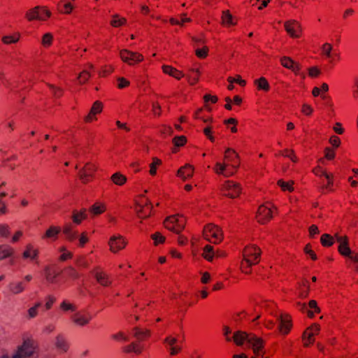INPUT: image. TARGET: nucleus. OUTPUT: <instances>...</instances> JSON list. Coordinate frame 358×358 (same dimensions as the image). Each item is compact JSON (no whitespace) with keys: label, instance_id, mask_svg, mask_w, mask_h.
Masks as SVG:
<instances>
[{"label":"nucleus","instance_id":"f257e3e1","mask_svg":"<svg viewBox=\"0 0 358 358\" xmlns=\"http://www.w3.org/2000/svg\"><path fill=\"white\" fill-rule=\"evenodd\" d=\"M261 249L256 245H248L242 251L240 270L242 273L250 275L252 266L258 264L261 259Z\"/></svg>","mask_w":358,"mask_h":358},{"label":"nucleus","instance_id":"f03ea898","mask_svg":"<svg viewBox=\"0 0 358 358\" xmlns=\"http://www.w3.org/2000/svg\"><path fill=\"white\" fill-rule=\"evenodd\" d=\"M38 345L31 336H24L23 343L18 346L11 358H37Z\"/></svg>","mask_w":358,"mask_h":358},{"label":"nucleus","instance_id":"7ed1b4c3","mask_svg":"<svg viewBox=\"0 0 358 358\" xmlns=\"http://www.w3.org/2000/svg\"><path fill=\"white\" fill-rule=\"evenodd\" d=\"M51 16L52 12L46 6H38L28 10L25 13V18L28 22H46Z\"/></svg>","mask_w":358,"mask_h":358},{"label":"nucleus","instance_id":"20e7f679","mask_svg":"<svg viewBox=\"0 0 358 358\" xmlns=\"http://www.w3.org/2000/svg\"><path fill=\"white\" fill-rule=\"evenodd\" d=\"M98 169V165L94 162H89L85 163L78 173V177L80 182L83 185L92 182L95 178Z\"/></svg>","mask_w":358,"mask_h":358},{"label":"nucleus","instance_id":"39448f33","mask_svg":"<svg viewBox=\"0 0 358 358\" xmlns=\"http://www.w3.org/2000/svg\"><path fill=\"white\" fill-rule=\"evenodd\" d=\"M220 194L230 199H236L242 192V187L239 182L233 180L224 181L220 187Z\"/></svg>","mask_w":358,"mask_h":358},{"label":"nucleus","instance_id":"423d86ee","mask_svg":"<svg viewBox=\"0 0 358 358\" xmlns=\"http://www.w3.org/2000/svg\"><path fill=\"white\" fill-rule=\"evenodd\" d=\"M221 162L234 174L238 171L241 164L238 154L231 148L226 149L224 153L223 160Z\"/></svg>","mask_w":358,"mask_h":358},{"label":"nucleus","instance_id":"0eeeda50","mask_svg":"<svg viewBox=\"0 0 358 358\" xmlns=\"http://www.w3.org/2000/svg\"><path fill=\"white\" fill-rule=\"evenodd\" d=\"M277 210L276 208L270 203H266L259 206L256 219L258 223L266 224L273 217V213Z\"/></svg>","mask_w":358,"mask_h":358},{"label":"nucleus","instance_id":"6e6552de","mask_svg":"<svg viewBox=\"0 0 358 358\" xmlns=\"http://www.w3.org/2000/svg\"><path fill=\"white\" fill-rule=\"evenodd\" d=\"M164 224L169 231L179 234L185 229L186 219L182 215H174L166 218Z\"/></svg>","mask_w":358,"mask_h":358},{"label":"nucleus","instance_id":"1a4fd4ad","mask_svg":"<svg viewBox=\"0 0 358 358\" xmlns=\"http://www.w3.org/2000/svg\"><path fill=\"white\" fill-rule=\"evenodd\" d=\"M203 234L206 240L214 244L220 243L223 240L222 229L213 224H207L203 229Z\"/></svg>","mask_w":358,"mask_h":358},{"label":"nucleus","instance_id":"9d476101","mask_svg":"<svg viewBox=\"0 0 358 358\" xmlns=\"http://www.w3.org/2000/svg\"><path fill=\"white\" fill-rule=\"evenodd\" d=\"M90 274L95 279L97 284L99 285L108 287L112 285L113 280L110 275L100 266L94 267L90 271Z\"/></svg>","mask_w":358,"mask_h":358},{"label":"nucleus","instance_id":"9b49d317","mask_svg":"<svg viewBox=\"0 0 358 358\" xmlns=\"http://www.w3.org/2000/svg\"><path fill=\"white\" fill-rule=\"evenodd\" d=\"M152 208L149 199L144 196H140L136 201L135 210L139 218L144 219L150 216Z\"/></svg>","mask_w":358,"mask_h":358},{"label":"nucleus","instance_id":"f8f14e48","mask_svg":"<svg viewBox=\"0 0 358 358\" xmlns=\"http://www.w3.org/2000/svg\"><path fill=\"white\" fill-rule=\"evenodd\" d=\"M121 60L129 66H134L144 61V56L138 52H133L127 49L120 51Z\"/></svg>","mask_w":358,"mask_h":358},{"label":"nucleus","instance_id":"ddd939ff","mask_svg":"<svg viewBox=\"0 0 358 358\" xmlns=\"http://www.w3.org/2000/svg\"><path fill=\"white\" fill-rule=\"evenodd\" d=\"M127 243L126 238L120 234L110 236L108 242L109 250L113 254H117L124 250Z\"/></svg>","mask_w":358,"mask_h":358},{"label":"nucleus","instance_id":"4468645a","mask_svg":"<svg viewBox=\"0 0 358 358\" xmlns=\"http://www.w3.org/2000/svg\"><path fill=\"white\" fill-rule=\"evenodd\" d=\"M248 344L256 356H261L263 357L265 354V341L263 340V338L254 334H251V335L249 336Z\"/></svg>","mask_w":358,"mask_h":358},{"label":"nucleus","instance_id":"2eb2a0df","mask_svg":"<svg viewBox=\"0 0 358 358\" xmlns=\"http://www.w3.org/2000/svg\"><path fill=\"white\" fill-rule=\"evenodd\" d=\"M284 28L292 38H299L302 36L303 29L301 24L295 20H290L285 22Z\"/></svg>","mask_w":358,"mask_h":358},{"label":"nucleus","instance_id":"dca6fc26","mask_svg":"<svg viewBox=\"0 0 358 358\" xmlns=\"http://www.w3.org/2000/svg\"><path fill=\"white\" fill-rule=\"evenodd\" d=\"M163 343L171 356L178 355L182 350V343L172 336L166 337Z\"/></svg>","mask_w":358,"mask_h":358},{"label":"nucleus","instance_id":"f3484780","mask_svg":"<svg viewBox=\"0 0 358 358\" xmlns=\"http://www.w3.org/2000/svg\"><path fill=\"white\" fill-rule=\"evenodd\" d=\"M320 327L317 324H313L308 327L303 334V343L304 347H309L315 342V336L319 334Z\"/></svg>","mask_w":358,"mask_h":358},{"label":"nucleus","instance_id":"a211bd4d","mask_svg":"<svg viewBox=\"0 0 358 358\" xmlns=\"http://www.w3.org/2000/svg\"><path fill=\"white\" fill-rule=\"evenodd\" d=\"M337 243H338V251L342 256H347L351 253V249L349 247V239L345 235L341 236L336 234L335 235Z\"/></svg>","mask_w":358,"mask_h":358},{"label":"nucleus","instance_id":"6ab92c4d","mask_svg":"<svg viewBox=\"0 0 358 358\" xmlns=\"http://www.w3.org/2000/svg\"><path fill=\"white\" fill-rule=\"evenodd\" d=\"M280 62L283 67L291 70L295 75L299 74L301 69V65L294 61L291 57L285 56L282 57L280 59Z\"/></svg>","mask_w":358,"mask_h":358},{"label":"nucleus","instance_id":"aec40b11","mask_svg":"<svg viewBox=\"0 0 358 358\" xmlns=\"http://www.w3.org/2000/svg\"><path fill=\"white\" fill-rule=\"evenodd\" d=\"M292 327V317L287 314H282L280 317L279 331L287 335Z\"/></svg>","mask_w":358,"mask_h":358},{"label":"nucleus","instance_id":"412c9836","mask_svg":"<svg viewBox=\"0 0 358 358\" xmlns=\"http://www.w3.org/2000/svg\"><path fill=\"white\" fill-rule=\"evenodd\" d=\"M61 271L54 266H48L44 268L45 278L49 283H55Z\"/></svg>","mask_w":358,"mask_h":358},{"label":"nucleus","instance_id":"4be33fe9","mask_svg":"<svg viewBox=\"0 0 358 358\" xmlns=\"http://www.w3.org/2000/svg\"><path fill=\"white\" fill-rule=\"evenodd\" d=\"M71 320L77 325L83 327L88 324L92 320V315L90 313L78 312L71 316Z\"/></svg>","mask_w":358,"mask_h":358},{"label":"nucleus","instance_id":"5701e85b","mask_svg":"<svg viewBox=\"0 0 358 358\" xmlns=\"http://www.w3.org/2000/svg\"><path fill=\"white\" fill-rule=\"evenodd\" d=\"M62 233L67 241L73 242L77 238L78 231L71 223H66L63 226Z\"/></svg>","mask_w":358,"mask_h":358},{"label":"nucleus","instance_id":"b1692460","mask_svg":"<svg viewBox=\"0 0 358 358\" xmlns=\"http://www.w3.org/2000/svg\"><path fill=\"white\" fill-rule=\"evenodd\" d=\"M252 333H247L243 331H236L233 334L232 341L237 346H242L245 343L248 344L249 340V336L251 335Z\"/></svg>","mask_w":358,"mask_h":358},{"label":"nucleus","instance_id":"393cba45","mask_svg":"<svg viewBox=\"0 0 358 358\" xmlns=\"http://www.w3.org/2000/svg\"><path fill=\"white\" fill-rule=\"evenodd\" d=\"M162 69L164 73L169 75L177 80H180L185 76L182 71L170 65H163Z\"/></svg>","mask_w":358,"mask_h":358},{"label":"nucleus","instance_id":"a878e982","mask_svg":"<svg viewBox=\"0 0 358 358\" xmlns=\"http://www.w3.org/2000/svg\"><path fill=\"white\" fill-rule=\"evenodd\" d=\"M144 351L143 345L136 342H132L130 344L122 348V352L126 354L134 353L136 355H140Z\"/></svg>","mask_w":358,"mask_h":358},{"label":"nucleus","instance_id":"bb28decb","mask_svg":"<svg viewBox=\"0 0 358 358\" xmlns=\"http://www.w3.org/2000/svg\"><path fill=\"white\" fill-rule=\"evenodd\" d=\"M61 232V227L58 226H50L42 236V239H52L56 241L58 238V235Z\"/></svg>","mask_w":358,"mask_h":358},{"label":"nucleus","instance_id":"cd10ccee","mask_svg":"<svg viewBox=\"0 0 358 358\" xmlns=\"http://www.w3.org/2000/svg\"><path fill=\"white\" fill-rule=\"evenodd\" d=\"M87 210L82 208L80 210H73L72 211L71 220L73 224L79 225L82 222L87 219Z\"/></svg>","mask_w":358,"mask_h":358},{"label":"nucleus","instance_id":"c85d7f7f","mask_svg":"<svg viewBox=\"0 0 358 358\" xmlns=\"http://www.w3.org/2000/svg\"><path fill=\"white\" fill-rule=\"evenodd\" d=\"M194 167L190 164H185L184 166H182L177 173L178 177H180L182 180H186L188 178L192 177L194 173Z\"/></svg>","mask_w":358,"mask_h":358},{"label":"nucleus","instance_id":"c756f323","mask_svg":"<svg viewBox=\"0 0 358 358\" xmlns=\"http://www.w3.org/2000/svg\"><path fill=\"white\" fill-rule=\"evenodd\" d=\"M134 337L138 341H143L148 339L151 336V331L147 329H141L139 327H134L133 329Z\"/></svg>","mask_w":358,"mask_h":358},{"label":"nucleus","instance_id":"7c9ffc66","mask_svg":"<svg viewBox=\"0 0 358 358\" xmlns=\"http://www.w3.org/2000/svg\"><path fill=\"white\" fill-rule=\"evenodd\" d=\"M213 171L215 174L218 176H223L226 178H229L234 175L231 171L227 169L226 166H224L221 162L215 163L213 167Z\"/></svg>","mask_w":358,"mask_h":358},{"label":"nucleus","instance_id":"2f4dec72","mask_svg":"<svg viewBox=\"0 0 358 358\" xmlns=\"http://www.w3.org/2000/svg\"><path fill=\"white\" fill-rule=\"evenodd\" d=\"M21 38V34L19 31L13 32L12 34L6 35L2 36L1 42L4 45L15 44L20 41Z\"/></svg>","mask_w":358,"mask_h":358},{"label":"nucleus","instance_id":"473e14b6","mask_svg":"<svg viewBox=\"0 0 358 358\" xmlns=\"http://www.w3.org/2000/svg\"><path fill=\"white\" fill-rule=\"evenodd\" d=\"M106 210V203L100 201L95 202L90 208L89 212L93 216L99 215Z\"/></svg>","mask_w":358,"mask_h":358},{"label":"nucleus","instance_id":"72a5a7b5","mask_svg":"<svg viewBox=\"0 0 358 358\" xmlns=\"http://www.w3.org/2000/svg\"><path fill=\"white\" fill-rule=\"evenodd\" d=\"M55 346L62 352H66L69 348L66 338L62 335H58L55 339Z\"/></svg>","mask_w":358,"mask_h":358},{"label":"nucleus","instance_id":"f704fd0d","mask_svg":"<svg viewBox=\"0 0 358 358\" xmlns=\"http://www.w3.org/2000/svg\"><path fill=\"white\" fill-rule=\"evenodd\" d=\"M254 85L258 91H264L268 92L270 90V85L265 77H260L254 80Z\"/></svg>","mask_w":358,"mask_h":358},{"label":"nucleus","instance_id":"c9c22d12","mask_svg":"<svg viewBox=\"0 0 358 358\" xmlns=\"http://www.w3.org/2000/svg\"><path fill=\"white\" fill-rule=\"evenodd\" d=\"M222 24L227 27H230L236 24V21L234 20V17L229 10L222 12Z\"/></svg>","mask_w":358,"mask_h":358},{"label":"nucleus","instance_id":"e433bc0d","mask_svg":"<svg viewBox=\"0 0 358 358\" xmlns=\"http://www.w3.org/2000/svg\"><path fill=\"white\" fill-rule=\"evenodd\" d=\"M53 41V34L50 32H47L43 34L41 36V45L45 49H48L52 45Z\"/></svg>","mask_w":358,"mask_h":358},{"label":"nucleus","instance_id":"4c0bfd02","mask_svg":"<svg viewBox=\"0 0 358 358\" xmlns=\"http://www.w3.org/2000/svg\"><path fill=\"white\" fill-rule=\"evenodd\" d=\"M38 255V250L34 248L31 244H28L26 246L25 250L24 251L22 256L24 259L30 258L34 259L37 258Z\"/></svg>","mask_w":358,"mask_h":358},{"label":"nucleus","instance_id":"58836bf2","mask_svg":"<svg viewBox=\"0 0 358 358\" xmlns=\"http://www.w3.org/2000/svg\"><path fill=\"white\" fill-rule=\"evenodd\" d=\"M277 185L283 192H292L294 190V182L293 180L285 181L282 179H280L277 181Z\"/></svg>","mask_w":358,"mask_h":358},{"label":"nucleus","instance_id":"ea45409f","mask_svg":"<svg viewBox=\"0 0 358 358\" xmlns=\"http://www.w3.org/2000/svg\"><path fill=\"white\" fill-rule=\"evenodd\" d=\"M110 180L116 185L122 186L127 182V178L120 172H116L110 176Z\"/></svg>","mask_w":358,"mask_h":358},{"label":"nucleus","instance_id":"a19ab883","mask_svg":"<svg viewBox=\"0 0 358 358\" xmlns=\"http://www.w3.org/2000/svg\"><path fill=\"white\" fill-rule=\"evenodd\" d=\"M201 76L200 71L196 69H191L189 71V73L187 75V81L190 85H196L199 80Z\"/></svg>","mask_w":358,"mask_h":358},{"label":"nucleus","instance_id":"79ce46f5","mask_svg":"<svg viewBox=\"0 0 358 358\" xmlns=\"http://www.w3.org/2000/svg\"><path fill=\"white\" fill-rule=\"evenodd\" d=\"M127 19L123 17H120L119 15H113L112 16V20H110V24L113 27H120L124 26L127 24Z\"/></svg>","mask_w":358,"mask_h":358},{"label":"nucleus","instance_id":"37998d69","mask_svg":"<svg viewBox=\"0 0 358 358\" xmlns=\"http://www.w3.org/2000/svg\"><path fill=\"white\" fill-rule=\"evenodd\" d=\"M162 164V162L157 157H153L152 162L149 165V173L151 176H155L157 174V169Z\"/></svg>","mask_w":358,"mask_h":358},{"label":"nucleus","instance_id":"c03bdc74","mask_svg":"<svg viewBox=\"0 0 358 358\" xmlns=\"http://www.w3.org/2000/svg\"><path fill=\"white\" fill-rule=\"evenodd\" d=\"M13 252L14 250L10 245H0V260L10 257Z\"/></svg>","mask_w":358,"mask_h":358},{"label":"nucleus","instance_id":"a18cd8bd","mask_svg":"<svg viewBox=\"0 0 358 358\" xmlns=\"http://www.w3.org/2000/svg\"><path fill=\"white\" fill-rule=\"evenodd\" d=\"M333 46L329 43H324L321 47V55L326 59L331 58Z\"/></svg>","mask_w":358,"mask_h":358},{"label":"nucleus","instance_id":"49530a36","mask_svg":"<svg viewBox=\"0 0 358 358\" xmlns=\"http://www.w3.org/2000/svg\"><path fill=\"white\" fill-rule=\"evenodd\" d=\"M320 242L324 247H331L334 243V238L330 234H324L320 238Z\"/></svg>","mask_w":358,"mask_h":358},{"label":"nucleus","instance_id":"de8ad7c7","mask_svg":"<svg viewBox=\"0 0 358 358\" xmlns=\"http://www.w3.org/2000/svg\"><path fill=\"white\" fill-rule=\"evenodd\" d=\"M64 271L66 273V275L73 280H77L80 277V275L78 273V271L73 266H67L64 268Z\"/></svg>","mask_w":358,"mask_h":358},{"label":"nucleus","instance_id":"09e8293b","mask_svg":"<svg viewBox=\"0 0 358 358\" xmlns=\"http://www.w3.org/2000/svg\"><path fill=\"white\" fill-rule=\"evenodd\" d=\"M279 155L289 158L293 162L296 163L298 159L292 149H285L279 152Z\"/></svg>","mask_w":358,"mask_h":358},{"label":"nucleus","instance_id":"8fccbe9b","mask_svg":"<svg viewBox=\"0 0 358 358\" xmlns=\"http://www.w3.org/2000/svg\"><path fill=\"white\" fill-rule=\"evenodd\" d=\"M115 71V67L113 65H105L102 66L99 71V77H106L111 73H113Z\"/></svg>","mask_w":358,"mask_h":358},{"label":"nucleus","instance_id":"3c124183","mask_svg":"<svg viewBox=\"0 0 358 358\" xmlns=\"http://www.w3.org/2000/svg\"><path fill=\"white\" fill-rule=\"evenodd\" d=\"M76 264L80 268L87 269L90 267V263L85 256L78 257Z\"/></svg>","mask_w":358,"mask_h":358},{"label":"nucleus","instance_id":"603ef678","mask_svg":"<svg viewBox=\"0 0 358 358\" xmlns=\"http://www.w3.org/2000/svg\"><path fill=\"white\" fill-rule=\"evenodd\" d=\"M202 256L208 261H212L213 258V248L211 245H207L203 248Z\"/></svg>","mask_w":358,"mask_h":358},{"label":"nucleus","instance_id":"864d4df0","mask_svg":"<svg viewBox=\"0 0 358 358\" xmlns=\"http://www.w3.org/2000/svg\"><path fill=\"white\" fill-rule=\"evenodd\" d=\"M48 87L55 98L59 99L63 96L64 90L62 87L53 85H48Z\"/></svg>","mask_w":358,"mask_h":358},{"label":"nucleus","instance_id":"5fc2aeb1","mask_svg":"<svg viewBox=\"0 0 358 358\" xmlns=\"http://www.w3.org/2000/svg\"><path fill=\"white\" fill-rule=\"evenodd\" d=\"M103 103L100 101H96L92 104L90 111L96 115H99V114L101 113V112L103 111Z\"/></svg>","mask_w":358,"mask_h":358},{"label":"nucleus","instance_id":"6e6d98bb","mask_svg":"<svg viewBox=\"0 0 358 358\" xmlns=\"http://www.w3.org/2000/svg\"><path fill=\"white\" fill-rule=\"evenodd\" d=\"M10 235V228L7 224H0V237L8 238Z\"/></svg>","mask_w":358,"mask_h":358},{"label":"nucleus","instance_id":"4d7b16f0","mask_svg":"<svg viewBox=\"0 0 358 358\" xmlns=\"http://www.w3.org/2000/svg\"><path fill=\"white\" fill-rule=\"evenodd\" d=\"M59 251L62 252V254L60 255L59 258V261L64 262L73 258V253L67 250L65 247H62L59 249Z\"/></svg>","mask_w":358,"mask_h":358},{"label":"nucleus","instance_id":"13d9d810","mask_svg":"<svg viewBox=\"0 0 358 358\" xmlns=\"http://www.w3.org/2000/svg\"><path fill=\"white\" fill-rule=\"evenodd\" d=\"M209 49L206 45H204L202 48H197L195 50V55L199 59H205L208 55Z\"/></svg>","mask_w":358,"mask_h":358},{"label":"nucleus","instance_id":"bf43d9fd","mask_svg":"<svg viewBox=\"0 0 358 358\" xmlns=\"http://www.w3.org/2000/svg\"><path fill=\"white\" fill-rule=\"evenodd\" d=\"M151 238L154 241L155 245L162 244L165 241V237L159 232L152 234Z\"/></svg>","mask_w":358,"mask_h":358},{"label":"nucleus","instance_id":"052dcab7","mask_svg":"<svg viewBox=\"0 0 358 358\" xmlns=\"http://www.w3.org/2000/svg\"><path fill=\"white\" fill-rule=\"evenodd\" d=\"M91 75L87 71H83L78 76V80L80 84H85L90 79Z\"/></svg>","mask_w":358,"mask_h":358},{"label":"nucleus","instance_id":"680f3d73","mask_svg":"<svg viewBox=\"0 0 358 358\" xmlns=\"http://www.w3.org/2000/svg\"><path fill=\"white\" fill-rule=\"evenodd\" d=\"M22 282L13 283L10 285V289L13 294H19L24 290Z\"/></svg>","mask_w":358,"mask_h":358},{"label":"nucleus","instance_id":"e2e57ef3","mask_svg":"<svg viewBox=\"0 0 358 358\" xmlns=\"http://www.w3.org/2000/svg\"><path fill=\"white\" fill-rule=\"evenodd\" d=\"M187 143V138L185 136H176L173 138V143L177 147L183 146Z\"/></svg>","mask_w":358,"mask_h":358},{"label":"nucleus","instance_id":"0e129e2a","mask_svg":"<svg viewBox=\"0 0 358 358\" xmlns=\"http://www.w3.org/2000/svg\"><path fill=\"white\" fill-rule=\"evenodd\" d=\"M89 242V237L87 231H83L80 234L79 237L78 246L83 248Z\"/></svg>","mask_w":358,"mask_h":358},{"label":"nucleus","instance_id":"69168bd1","mask_svg":"<svg viewBox=\"0 0 358 358\" xmlns=\"http://www.w3.org/2000/svg\"><path fill=\"white\" fill-rule=\"evenodd\" d=\"M118 89H123L128 87L130 85V82L124 77H118L117 78Z\"/></svg>","mask_w":358,"mask_h":358},{"label":"nucleus","instance_id":"338daca9","mask_svg":"<svg viewBox=\"0 0 358 358\" xmlns=\"http://www.w3.org/2000/svg\"><path fill=\"white\" fill-rule=\"evenodd\" d=\"M113 338L117 341L127 342L129 341V336L124 332L120 331L112 336Z\"/></svg>","mask_w":358,"mask_h":358},{"label":"nucleus","instance_id":"774afa93","mask_svg":"<svg viewBox=\"0 0 358 358\" xmlns=\"http://www.w3.org/2000/svg\"><path fill=\"white\" fill-rule=\"evenodd\" d=\"M73 9H74V6L71 3L67 2V3H64V5L63 6V8L60 10V12L63 14L69 15L72 13Z\"/></svg>","mask_w":358,"mask_h":358}]
</instances>
